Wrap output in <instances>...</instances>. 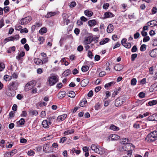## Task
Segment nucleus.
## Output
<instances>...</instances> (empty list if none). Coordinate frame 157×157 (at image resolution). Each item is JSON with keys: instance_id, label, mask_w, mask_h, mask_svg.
I'll use <instances>...</instances> for the list:
<instances>
[{"instance_id": "nucleus-1", "label": "nucleus", "mask_w": 157, "mask_h": 157, "mask_svg": "<svg viewBox=\"0 0 157 157\" xmlns=\"http://www.w3.org/2000/svg\"><path fill=\"white\" fill-rule=\"evenodd\" d=\"M18 83L17 81H13L11 82L9 85L7 86V87L9 90L10 91H13V93H10V94H8V95L10 96H14L15 95L14 91V90H16L17 89L18 86Z\"/></svg>"}, {"instance_id": "nucleus-2", "label": "nucleus", "mask_w": 157, "mask_h": 157, "mask_svg": "<svg viewBox=\"0 0 157 157\" xmlns=\"http://www.w3.org/2000/svg\"><path fill=\"white\" fill-rule=\"evenodd\" d=\"M58 82V79L56 76H52L49 78L48 82L50 86L55 84Z\"/></svg>"}, {"instance_id": "nucleus-3", "label": "nucleus", "mask_w": 157, "mask_h": 157, "mask_svg": "<svg viewBox=\"0 0 157 157\" xmlns=\"http://www.w3.org/2000/svg\"><path fill=\"white\" fill-rule=\"evenodd\" d=\"M43 151L45 152H49L53 151V147L50 145V143L44 144L43 148Z\"/></svg>"}, {"instance_id": "nucleus-4", "label": "nucleus", "mask_w": 157, "mask_h": 157, "mask_svg": "<svg viewBox=\"0 0 157 157\" xmlns=\"http://www.w3.org/2000/svg\"><path fill=\"white\" fill-rule=\"evenodd\" d=\"M32 20L31 17L30 16H28L27 17L22 18L19 23L21 25H25L29 23Z\"/></svg>"}, {"instance_id": "nucleus-5", "label": "nucleus", "mask_w": 157, "mask_h": 157, "mask_svg": "<svg viewBox=\"0 0 157 157\" xmlns=\"http://www.w3.org/2000/svg\"><path fill=\"white\" fill-rule=\"evenodd\" d=\"M124 99L118 98L115 101V105L116 106L118 107L122 105L124 102Z\"/></svg>"}, {"instance_id": "nucleus-6", "label": "nucleus", "mask_w": 157, "mask_h": 157, "mask_svg": "<svg viewBox=\"0 0 157 157\" xmlns=\"http://www.w3.org/2000/svg\"><path fill=\"white\" fill-rule=\"evenodd\" d=\"M92 41H93V36H89L86 38L84 41V43L85 45H87L90 44Z\"/></svg>"}, {"instance_id": "nucleus-7", "label": "nucleus", "mask_w": 157, "mask_h": 157, "mask_svg": "<svg viewBox=\"0 0 157 157\" xmlns=\"http://www.w3.org/2000/svg\"><path fill=\"white\" fill-rule=\"evenodd\" d=\"M157 140V138L155 137L154 138V136H151L148 137V134L145 139V140L149 143L153 142Z\"/></svg>"}, {"instance_id": "nucleus-8", "label": "nucleus", "mask_w": 157, "mask_h": 157, "mask_svg": "<svg viewBox=\"0 0 157 157\" xmlns=\"http://www.w3.org/2000/svg\"><path fill=\"white\" fill-rule=\"evenodd\" d=\"M149 55L152 57L155 58L157 56V48H155L149 52Z\"/></svg>"}, {"instance_id": "nucleus-9", "label": "nucleus", "mask_w": 157, "mask_h": 157, "mask_svg": "<svg viewBox=\"0 0 157 157\" xmlns=\"http://www.w3.org/2000/svg\"><path fill=\"white\" fill-rule=\"evenodd\" d=\"M105 17L103 18L105 19L107 18L111 17H114V15L111 12H105L104 14Z\"/></svg>"}, {"instance_id": "nucleus-10", "label": "nucleus", "mask_w": 157, "mask_h": 157, "mask_svg": "<svg viewBox=\"0 0 157 157\" xmlns=\"http://www.w3.org/2000/svg\"><path fill=\"white\" fill-rule=\"evenodd\" d=\"M89 82V81L88 79H84L81 82V85L82 87H85L88 84Z\"/></svg>"}, {"instance_id": "nucleus-11", "label": "nucleus", "mask_w": 157, "mask_h": 157, "mask_svg": "<svg viewBox=\"0 0 157 157\" xmlns=\"http://www.w3.org/2000/svg\"><path fill=\"white\" fill-rule=\"evenodd\" d=\"M110 137L111 138V140H118L120 138V136L116 134H111Z\"/></svg>"}, {"instance_id": "nucleus-12", "label": "nucleus", "mask_w": 157, "mask_h": 157, "mask_svg": "<svg viewBox=\"0 0 157 157\" xmlns=\"http://www.w3.org/2000/svg\"><path fill=\"white\" fill-rule=\"evenodd\" d=\"M95 152L100 155H102L105 153V151L103 148H98L96 150Z\"/></svg>"}, {"instance_id": "nucleus-13", "label": "nucleus", "mask_w": 157, "mask_h": 157, "mask_svg": "<svg viewBox=\"0 0 157 157\" xmlns=\"http://www.w3.org/2000/svg\"><path fill=\"white\" fill-rule=\"evenodd\" d=\"M66 95V92L64 91L59 92L58 94V97L60 99L63 98Z\"/></svg>"}, {"instance_id": "nucleus-14", "label": "nucleus", "mask_w": 157, "mask_h": 157, "mask_svg": "<svg viewBox=\"0 0 157 157\" xmlns=\"http://www.w3.org/2000/svg\"><path fill=\"white\" fill-rule=\"evenodd\" d=\"M48 121L47 120H44L42 122V125L43 127L45 128H49Z\"/></svg>"}, {"instance_id": "nucleus-15", "label": "nucleus", "mask_w": 157, "mask_h": 157, "mask_svg": "<svg viewBox=\"0 0 157 157\" xmlns=\"http://www.w3.org/2000/svg\"><path fill=\"white\" fill-rule=\"evenodd\" d=\"M96 23V21L94 19L89 20L88 22L89 25L90 27L95 25Z\"/></svg>"}, {"instance_id": "nucleus-16", "label": "nucleus", "mask_w": 157, "mask_h": 157, "mask_svg": "<svg viewBox=\"0 0 157 157\" xmlns=\"http://www.w3.org/2000/svg\"><path fill=\"white\" fill-rule=\"evenodd\" d=\"M113 25L112 24H109L108 26L107 31L108 33H111L113 30Z\"/></svg>"}, {"instance_id": "nucleus-17", "label": "nucleus", "mask_w": 157, "mask_h": 157, "mask_svg": "<svg viewBox=\"0 0 157 157\" xmlns=\"http://www.w3.org/2000/svg\"><path fill=\"white\" fill-rule=\"evenodd\" d=\"M56 118V117L55 116L48 117V119L49 124L50 125L51 124H52V122H53Z\"/></svg>"}, {"instance_id": "nucleus-18", "label": "nucleus", "mask_w": 157, "mask_h": 157, "mask_svg": "<svg viewBox=\"0 0 157 157\" xmlns=\"http://www.w3.org/2000/svg\"><path fill=\"white\" fill-rule=\"evenodd\" d=\"M123 144L124 145V147L125 148L128 149L127 151H126L129 150V149L130 148V147H131L132 145V144L130 143H123Z\"/></svg>"}, {"instance_id": "nucleus-19", "label": "nucleus", "mask_w": 157, "mask_h": 157, "mask_svg": "<svg viewBox=\"0 0 157 157\" xmlns=\"http://www.w3.org/2000/svg\"><path fill=\"white\" fill-rule=\"evenodd\" d=\"M67 117V114H64L62 115L59 116L57 118V120L59 119L60 120L63 121V120H64V119H65Z\"/></svg>"}, {"instance_id": "nucleus-20", "label": "nucleus", "mask_w": 157, "mask_h": 157, "mask_svg": "<svg viewBox=\"0 0 157 157\" xmlns=\"http://www.w3.org/2000/svg\"><path fill=\"white\" fill-rule=\"evenodd\" d=\"M25 53L24 51H22L19 54L18 56H16V59L18 60L21 59V57H23L25 56Z\"/></svg>"}, {"instance_id": "nucleus-21", "label": "nucleus", "mask_w": 157, "mask_h": 157, "mask_svg": "<svg viewBox=\"0 0 157 157\" xmlns=\"http://www.w3.org/2000/svg\"><path fill=\"white\" fill-rule=\"evenodd\" d=\"M109 40V39L108 38H106L103 39L102 41H101L100 42L99 44L101 45H103L108 42Z\"/></svg>"}, {"instance_id": "nucleus-22", "label": "nucleus", "mask_w": 157, "mask_h": 157, "mask_svg": "<svg viewBox=\"0 0 157 157\" xmlns=\"http://www.w3.org/2000/svg\"><path fill=\"white\" fill-rule=\"evenodd\" d=\"M84 13L88 17H91L92 16L93 13L91 11L86 10L84 11Z\"/></svg>"}, {"instance_id": "nucleus-23", "label": "nucleus", "mask_w": 157, "mask_h": 157, "mask_svg": "<svg viewBox=\"0 0 157 157\" xmlns=\"http://www.w3.org/2000/svg\"><path fill=\"white\" fill-rule=\"evenodd\" d=\"M114 69L117 71H120L122 69V67L120 64H117L116 65Z\"/></svg>"}, {"instance_id": "nucleus-24", "label": "nucleus", "mask_w": 157, "mask_h": 157, "mask_svg": "<svg viewBox=\"0 0 157 157\" xmlns=\"http://www.w3.org/2000/svg\"><path fill=\"white\" fill-rule=\"evenodd\" d=\"M74 132V130L72 129L71 130H68L65 131L64 132V134L65 135H67L69 134L73 133Z\"/></svg>"}, {"instance_id": "nucleus-25", "label": "nucleus", "mask_w": 157, "mask_h": 157, "mask_svg": "<svg viewBox=\"0 0 157 157\" xmlns=\"http://www.w3.org/2000/svg\"><path fill=\"white\" fill-rule=\"evenodd\" d=\"M156 104H157V100H155L150 101L148 103V105L149 106H152L156 105Z\"/></svg>"}, {"instance_id": "nucleus-26", "label": "nucleus", "mask_w": 157, "mask_h": 157, "mask_svg": "<svg viewBox=\"0 0 157 157\" xmlns=\"http://www.w3.org/2000/svg\"><path fill=\"white\" fill-rule=\"evenodd\" d=\"M110 129L114 131H117L119 129V128L114 125H112L110 127Z\"/></svg>"}, {"instance_id": "nucleus-27", "label": "nucleus", "mask_w": 157, "mask_h": 157, "mask_svg": "<svg viewBox=\"0 0 157 157\" xmlns=\"http://www.w3.org/2000/svg\"><path fill=\"white\" fill-rule=\"evenodd\" d=\"M67 94L68 96L71 98H74L75 96V94L73 91H71Z\"/></svg>"}, {"instance_id": "nucleus-28", "label": "nucleus", "mask_w": 157, "mask_h": 157, "mask_svg": "<svg viewBox=\"0 0 157 157\" xmlns=\"http://www.w3.org/2000/svg\"><path fill=\"white\" fill-rule=\"evenodd\" d=\"M56 14L55 12H49L47 14L46 16V17L47 18H49L51 16L55 15Z\"/></svg>"}, {"instance_id": "nucleus-29", "label": "nucleus", "mask_w": 157, "mask_h": 157, "mask_svg": "<svg viewBox=\"0 0 157 157\" xmlns=\"http://www.w3.org/2000/svg\"><path fill=\"white\" fill-rule=\"evenodd\" d=\"M86 102H87V101L86 99L84 98L80 102L79 105L81 107H83Z\"/></svg>"}, {"instance_id": "nucleus-30", "label": "nucleus", "mask_w": 157, "mask_h": 157, "mask_svg": "<svg viewBox=\"0 0 157 157\" xmlns=\"http://www.w3.org/2000/svg\"><path fill=\"white\" fill-rule=\"evenodd\" d=\"M34 62L36 64H39L42 63V64L43 63V61L41 59L38 58L37 59H34Z\"/></svg>"}, {"instance_id": "nucleus-31", "label": "nucleus", "mask_w": 157, "mask_h": 157, "mask_svg": "<svg viewBox=\"0 0 157 157\" xmlns=\"http://www.w3.org/2000/svg\"><path fill=\"white\" fill-rule=\"evenodd\" d=\"M40 33L43 34L44 33H46L47 32V29L45 27L41 28L39 31Z\"/></svg>"}, {"instance_id": "nucleus-32", "label": "nucleus", "mask_w": 157, "mask_h": 157, "mask_svg": "<svg viewBox=\"0 0 157 157\" xmlns=\"http://www.w3.org/2000/svg\"><path fill=\"white\" fill-rule=\"evenodd\" d=\"M71 71L70 69H68L66 70H65L64 72L63 73V74H64V75L66 76H67L71 74Z\"/></svg>"}, {"instance_id": "nucleus-33", "label": "nucleus", "mask_w": 157, "mask_h": 157, "mask_svg": "<svg viewBox=\"0 0 157 157\" xmlns=\"http://www.w3.org/2000/svg\"><path fill=\"white\" fill-rule=\"evenodd\" d=\"M29 84H28V83L25 86V91H27L32 88V86L31 87Z\"/></svg>"}, {"instance_id": "nucleus-34", "label": "nucleus", "mask_w": 157, "mask_h": 157, "mask_svg": "<svg viewBox=\"0 0 157 157\" xmlns=\"http://www.w3.org/2000/svg\"><path fill=\"white\" fill-rule=\"evenodd\" d=\"M89 69V67L87 66H83L81 68L82 71L83 72L87 71Z\"/></svg>"}, {"instance_id": "nucleus-35", "label": "nucleus", "mask_w": 157, "mask_h": 157, "mask_svg": "<svg viewBox=\"0 0 157 157\" xmlns=\"http://www.w3.org/2000/svg\"><path fill=\"white\" fill-rule=\"evenodd\" d=\"M18 122L19 123V124L21 125H23L24 124L25 122V120L24 118H21L20 120L19 121L17 122V123Z\"/></svg>"}, {"instance_id": "nucleus-36", "label": "nucleus", "mask_w": 157, "mask_h": 157, "mask_svg": "<svg viewBox=\"0 0 157 157\" xmlns=\"http://www.w3.org/2000/svg\"><path fill=\"white\" fill-rule=\"evenodd\" d=\"M28 84H29L31 87L32 86V88L34 86L36 83V82L35 81H32L29 82Z\"/></svg>"}, {"instance_id": "nucleus-37", "label": "nucleus", "mask_w": 157, "mask_h": 157, "mask_svg": "<svg viewBox=\"0 0 157 157\" xmlns=\"http://www.w3.org/2000/svg\"><path fill=\"white\" fill-rule=\"evenodd\" d=\"M146 48V45L145 44L142 45L140 48V50L141 51H145Z\"/></svg>"}, {"instance_id": "nucleus-38", "label": "nucleus", "mask_w": 157, "mask_h": 157, "mask_svg": "<svg viewBox=\"0 0 157 157\" xmlns=\"http://www.w3.org/2000/svg\"><path fill=\"white\" fill-rule=\"evenodd\" d=\"M147 119L149 121H157V118H154L152 115L148 117Z\"/></svg>"}, {"instance_id": "nucleus-39", "label": "nucleus", "mask_w": 157, "mask_h": 157, "mask_svg": "<svg viewBox=\"0 0 157 157\" xmlns=\"http://www.w3.org/2000/svg\"><path fill=\"white\" fill-rule=\"evenodd\" d=\"M137 54L136 53L133 54L131 55V60L132 61H134L135 59L137 57Z\"/></svg>"}, {"instance_id": "nucleus-40", "label": "nucleus", "mask_w": 157, "mask_h": 157, "mask_svg": "<svg viewBox=\"0 0 157 157\" xmlns=\"http://www.w3.org/2000/svg\"><path fill=\"white\" fill-rule=\"evenodd\" d=\"M136 78H132L131 81V84L132 85H135L136 84Z\"/></svg>"}, {"instance_id": "nucleus-41", "label": "nucleus", "mask_w": 157, "mask_h": 157, "mask_svg": "<svg viewBox=\"0 0 157 157\" xmlns=\"http://www.w3.org/2000/svg\"><path fill=\"white\" fill-rule=\"evenodd\" d=\"M152 45L154 46H157V38H155L152 40Z\"/></svg>"}, {"instance_id": "nucleus-42", "label": "nucleus", "mask_w": 157, "mask_h": 157, "mask_svg": "<svg viewBox=\"0 0 157 157\" xmlns=\"http://www.w3.org/2000/svg\"><path fill=\"white\" fill-rule=\"evenodd\" d=\"M123 46L127 48H130L131 47V44L130 43H127Z\"/></svg>"}, {"instance_id": "nucleus-43", "label": "nucleus", "mask_w": 157, "mask_h": 157, "mask_svg": "<svg viewBox=\"0 0 157 157\" xmlns=\"http://www.w3.org/2000/svg\"><path fill=\"white\" fill-rule=\"evenodd\" d=\"M5 67V65L2 63H0V71H2Z\"/></svg>"}, {"instance_id": "nucleus-44", "label": "nucleus", "mask_w": 157, "mask_h": 157, "mask_svg": "<svg viewBox=\"0 0 157 157\" xmlns=\"http://www.w3.org/2000/svg\"><path fill=\"white\" fill-rule=\"evenodd\" d=\"M150 38L149 36H144L143 39V41L144 42H146L149 40Z\"/></svg>"}, {"instance_id": "nucleus-45", "label": "nucleus", "mask_w": 157, "mask_h": 157, "mask_svg": "<svg viewBox=\"0 0 157 157\" xmlns=\"http://www.w3.org/2000/svg\"><path fill=\"white\" fill-rule=\"evenodd\" d=\"M88 56L91 59H92L94 55L92 54L91 51L89 50L88 52Z\"/></svg>"}, {"instance_id": "nucleus-46", "label": "nucleus", "mask_w": 157, "mask_h": 157, "mask_svg": "<svg viewBox=\"0 0 157 157\" xmlns=\"http://www.w3.org/2000/svg\"><path fill=\"white\" fill-rule=\"evenodd\" d=\"M145 94L143 92H140L138 94L139 97L141 98H144L145 97Z\"/></svg>"}, {"instance_id": "nucleus-47", "label": "nucleus", "mask_w": 157, "mask_h": 157, "mask_svg": "<svg viewBox=\"0 0 157 157\" xmlns=\"http://www.w3.org/2000/svg\"><path fill=\"white\" fill-rule=\"evenodd\" d=\"M98 147H97L96 146L95 144H92L91 145V148L95 152L96 151V149H98Z\"/></svg>"}, {"instance_id": "nucleus-48", "label": "nucleus", "mask_w": 157, "mask_h": 157, "mask_svg": "<svg viewBox=\"0 0 157 157\" xmlns=\"http://www.w3.org/2000/svg\"><path fill=\"white\" fill-rule=\"evenodd\" d=\"M137 48L136 45H134L132 48L131 49V51L132 52H136L137 50Z\"/></svg>"}, {"instance_id": "nucleus-49", "label": "nucleus", "mask_w": 157, "mask_h": 157, "mask_svg": "<svg viewBox=\"0 0 157 157\" xmlns=\"http://www.w3.org/2000/svg\"><path fill=\"white\" fill-rule=\"evenodd\" d=\"M15 112H14L11 111L9 113V116L10 118H12L14 116Z\"/></svg>"}, {"instance_id": "nucleus-50", "label": "nucleus", "mask_w": 157, "mask_h": 157, "mask_svg": "<svg viewBox=\"0 0 157 157\" xmlns=\"http://www.w3.org/2000/svg\"><path fill=\"white\" fill-rule=\"evenodd\" d=\"M4 12L7 13L10 11V7L9 6H5L3 9Z\"/></svg>"}, {"instance_id": "nucleus-51", "label": "nucleus", "mask_w": 157, "mask_h": 157, "mask_svg": "<svg viewBox=\"0 0 157 157\" xmlns=\"http://www.w3.org/2000/svg\"><path fill=\"white\" fill-rule=\"evenodd\" d=\"M100 105V104L99 102L97 103L95 106V109L98 110L99 109Z\"/></svg>"}, {"instance_id": "nucleus-52", "label": "nucleus", "mask_w": 157, "mask_h": 157, "mask_svg": "<svg viewBox=\"0 0 157 157\" xmlns=\"http://www.w3.org/2000/svg\"><path fill=\"white\" fill-rule=\"evenodd\" d=\"M140 33L138 32H136L134 35V37L135 39H137L139 37Z\"/></svg>"}, {"instance_id": "nucleus-53", "label": "nucleus", "mask_w": 157, "mask_h": 157, "mask_svg": "<svg viewBox=\"0 0 157 157\" xmlns=\"http://www.w3.org/2000/svg\"><path fill=\"white\" fill-rule=\"evenodd\" d=\"M83 46L82 45L79 46L77 48V50L79 52H82L83 50Z\"/></svg>"}, {"instance_id": "nucleus-54", "label": "nucleus", "mask_w": 157, "mask_h": 157, "mask_svg": "<svg viewBox=\"0 0 157 157\" xmlns=\"http://www.w3.org/2000/svg\"><path fill=\"white\" fill-rule=\"evenodd\" d=\"M109 4L108 3H106L104 4L103 7L104 9H107L109 7Z\"/></svg>"}, {"instance_id": "nucleus-55", "label": "nucleus", "mask_w": 157, "mask_h": 157, "mask_svg": "<svg viewBox=\"0 0 157 157\" xmlns=\"http://www.w3.org/2000/svg\"><path fill=\"white\" fill-rule=\"evenodd\" d=\"M145 101L144 99L142 100H138L136 103H137L138 104H143L144 102H145Z\"/></svg>"}, {"instance_id": "nucleus-56", "label": "nucleus", "mask_w": 157, "mask_h": 157, "mask_svg": "<svg viewBox=\"0 0 157 157\" xmlns=\"http://www.w3.org/2000/svg\"><path fill=\"white\" fill-rule=\"evenodd\" d=\"M155 20H153L150 21L151 23L150 24V25H153V26H155L157 25V24L156 23H155Z\"/></svg>"}, {"instance_id": "nucleus-57", "label": "nucleus", "mask_w": 157, "mask_h": 157, "mask_svg": "<svg viewBox=\"0 0 157 157\" xmlns=\"http://www.w3.org/2000/svg\"><path fill=\"white\" fill-rule=\"evenodd\" d=\"M21 33H27L28 32V30L26 28H25L23 29H21L20 31Z\"/></svg>"}, {"instance_id": "nucleus-58", "label": "nucleus", "mask_w": 157, "mask_h": 157, "mask_svg": "<svg viewBox=\"0 0 157 157\" xmlns=\"http://www.w3.org/2000/svg\"><path fill=\"white\" fill-rule=\"evenodd\" d=\"M67 138L66 137H63L60 139V140L59 142L60 143H64V142L66 140Z\"/></svg>"}, {"instance_id": "nucleus-59", "label": "nucleus", "mask_w": 157, "mask_h": 157, "mask_svg": "<svg viewBox=\"0 0 157 157\" xmlns=\"http://www.w3.org/2000/svg\"><path fill=\"white\" fill-rule=\"evenodd\" d=\"M141 34L144 37L147 36V32H145L144 31V30L142 31Z\"/></svg>"}, {"instance_id": "nucleus-60", "label": "nucleus", "mask_w": 157, "mask_h": 157, "mask_svg": "<svg viewBox=\"0 0 157 157\" xmlns=\"http://www.w3.org/2000/svg\"><path fill=\"white\" fill-rule=\"evenodd\" d=\"M33 115L36 116L38 114L37 111L36 110H33L30 112Z\"/></svg>"}, {"instance_id": "nucleus-61", "label": "nucleus", "mask_w": 157, "mask_h": 157, "mask_svg": "<svg viewBox=\"0 0 157 157\" xmlns=\"http://www.w3.org/2000/svg\"><path fill=\"white\" fill-rule=\"evenodd\" d=\"M157 8L156 7H153L152 10V14H154L156 13Z\"/></svg>"}, {"instance_id": "nucleus-62", "label": "nucleus", "mask_w": 157, "mask_h": 157, "mask_svg": "<svg viewBox=\"0 0 157 157\" xmlns=\"http://www.w3.org/2000/svg\"><path fill=\"white\" fill-rule=\"evenodd\" d=\"M4 20L3 19H2L0 20V29L4 25Z\"/></svg>"}, {"instance_id": "nucleus-63", "label": "nucleus", "mask_w": 157, "mask_h": 157, "mask_svg": "<svg viewBox=\"0 0 157 157\" xmlns=\"http://www.w3.org/2000/svg\"><path fill=\"white\" fill-rule=\"evenodd\" d=\"M127 39L124 38L122 39L121 41V44L123 45H124V44H125L126 43Z\"/></svg>"}, {"instance_id": "nucleus-64", "label": "nucleus", "mask_w": 157, "mask_h": 157, "mask_svg": "<svg viewBox=\"0 0 157 157\" xmlns=\"http://www.w3.org/2000/svg\"><path fill=\"white\" fill-rule=\"evenodd\" d=\"M80 30L78 28H75L74 30V33L76 35L78 34L79 33Z\"/></svg>"}]
</instances>
